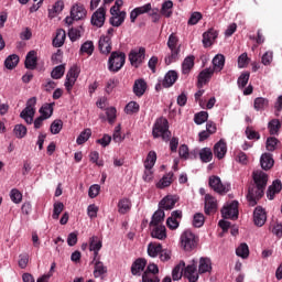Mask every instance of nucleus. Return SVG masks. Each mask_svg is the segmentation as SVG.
<instances>
[{
  "instance_id": "nucleus-1",
  "label": "nucleus",
  "mask_w": 282,
  "mask_h": 282,
  "mask_svg": "<svg viewBox=\"0 0 282 282\" xmlns=\"http://www.w3.org/2000/svg\"><path fill=\"white\" fill-rule=\"evenodd\" d=\"M253 183L248 187L247 200L249 206H257L259 199L265 195V187L268 186V174L263 171L257 170L252 173Z\"/></svg>"
},
{
  "instance_id": "nucleus-2",
  "label": "nucleus",
  "mask_w": 282,
  "mask_h": 282,
  "mask_svg": "<svg viewBox=\"0 0 282 282\" xmlns=\"http://www.w3.org/2000/svg\"><path fill=\"white\" fill-rule=\"evenodd\" d=\"M183 273L189 282H197L199 280V273H197V262L193 260V263L186 267V262L181 261L172 271L173 281H180Z\"/></svg>"
},
{
  "instance_id": "nucleus-3",
  "label": "nucleus",
  "mask_w": 282,
  "mask_h": 282,
  "mask_svg": "<svg viewBox=\"0 0 282 282\" xmlns=\"http://www.w3.org/2000/svg\"><path fill=\"white\" fill-rule=\"evenodd\" d=\"M153 138H162L163 142L171 141V131L169 130V120L160 118L152 128Z\"/></svg>"
},
{
  "instance_id": "nucleus-4",
  "label": "nucleus",
  "mask_w": 282,
  "mask_h": 282,
  "mask_svg": "<svg viewBox=\"0 0 282 282\" xmlns=\"http://www.w3.org/2000/svg\"><path fill=\"white\" fill-rule=\"evenodd\" d=\"M126 62H127V55L123 52H120V51L112 52L108 59L109 72H112V74H117V72H120L122 67H124Z\"/></svg>"
},
{
  "instance_id": "nucleus-5",
  "label": "nucleus",
  "mask_w": 282,
  "mask_h": 282,
  "mask_svg": "<svg viewBox=\"0 0 282 282\" xmlns=\"http://www.w3.org/2000/svg\"><path fill=\"white\" fill-rule=\"evenodd\" d=\"M177 43H180V39L172 33L167 40V47L171 51V54L165 56V65H171L172 63L180 61V47H177Z\"/></svg>"
},
{
  "instance_id": "nucleus-6",
  "label": "nucleus",
  "mask_w": 282,
  "mask_h": 282,
  "mask_svg": "<svg viewBox=\"0 0 282 282\" xmlns=\"http://www.w3.org/2000/svg\"><path fill=\"white\" fill-rule=\"evenodd\" d=\"M85 17H87V9H85V6H83L82 3H75L70 8V17L65 18V23L67 25H72L74 21H83Z\"/></svg>"
},
{
  "instance_id": "nucleus-7",
  "label": "nucleus",
  "mask_w": 282,
  "mask_h": 282,
  "mask_svg": "<svg viewBox=\"0 0 282 282\" xmlns=\"http://www.w3.org/2000/svg\"><path fill=\"white\" fill-rule=\"evenodd\" d=\"M198 238L191 230H185L181 236V246L186 252H191L197 248Z\"/></svg>"
},
{
  "instance_id": "nucleus-8",
  "label": "nucleus",
  "mask_w": 282,
  "mask_h": 282,
  "mask_svg": "<svg viewBox=\"0 0 282 282\" xmlns=\"http://www.w3.org/2000/svg\"><path fill=\"white\" fill-rule=\"evenodd\" d=\"M36 97H32L28 100L26 107L21 111L20 118L26 122V124H32L34 122V113H36Z\"/></svg>"
},
{
  "instance_id": "nucleus-9",
  "label": "nucleus",
  "mask_w": 282,
  "mask_h": 282,
  "mask_svg": "<svg viewBox=\"0 0 282 282\" xmlns=\"http://www.w3.org/2000/svg\"><path fill=\"white\" fill-rule=\"evenodd\" d=\"M128 56L132 67H140V65L144 63V58L147 56V48L141 46L139 48L131 50Z\"/></svg>"
},
{
  "instance_id": "nucleus-10",
  "label": "nucleus",
  "mask_w": 282,
  "mask_h": 282,
  "mask_svg": "<svg viewBox=\"0 0 282 282\" xmlns=\"http://www.w3.org/2000/svg\"><path fill=\"white\" fill-rule=\"evenodd\" d=\"M224 219H239V203L234 200L221 209Z\"/></svg>"
},
{
  "instance_id": "nucleus-11",
  "label": "nucleus",
  "mask_w": 282,
  "mask_h": 282,
  "mask_svg": "<svg viewBox=\"0 0 282 282\" xmlns=\"http://www.w3.org/2000/svg\"><path fill=\"white\" fill-rule=\"evenodd\" d=\"M80 75V69H78V66H73L67 75H66V82L64 84V86L66 87V90L72 91V89L74 88V85H76V80H78V76Z\"/></svg>"
},
{
  "instance_id": "nucleus-12",
  "label": "nucleus",
  "mask_w": 282,
  "mask_h": 282,
  "mask_svg": "<svg viewBox=\"0 0 282 282\" xmlns=\"http://www.w3.org/2000/svg\"><path fill=\"white\" fill-rule=\"evenodd\" d=\"M208 184L210 189L215 193H218V195H226V193H228V188L226 187V185H224V183H221V178L219 176H210Z\"/></svg>"
},
{
  "instance_id": "nucleus-13",
  "label": "nucleus",
  "mask_w": 282,
  "mask_h": 282,
  "mask_svg": "<svg viewBox=\"0 0 282 282\" xmlns=\"http://www.w3.org/2000/svg\"><path fill=\"white\" fill-rule=\"evenodd\" d=\"M265 221H268V214L265 209L261 206H257L253 210V224L258 228L265 226Z\"/></svg>"
},
{
  "instance_id": "nucleus-14",
  "label": "nucleus",
  "mask_w": 282,
  "mask_h": 282,
  "mask_svg": "<svg viewBox=\"0 0 282 282\" xmlns=\"http://www.w3.org/2000/svg\"><path fill=\"white\" fill-rule=\"evenodd\" d=\"M191 155H193L194 160L197 159L198 155L200 162H204L205 164H208V162L213 161V150L210 148L194 150L191 152Z\"/></svg>"
},
{
  "instance_id": "nucleus-15",
  "label": "nucleus",
  "mask_w": 282,
  "mask_h": 282,
  "mask_svg": "<svg viewBox=\"0 0 282 282\" xmlns=\"http://www.w3.org/2000/svg\"><path fill=\"white\" fill-rule=\"evenodd\" d=\"M107 14V10L104 7H100L95 13L91 15V25L96 28H102L105 25V17Z\"/></svg>"
},
{
  "instance_id": "nucleus-16",
  "label": "nucleus",
  "mask_w": 282,
  "mask_h": 282,
  "mask_svg": "<svg viewBox=\"0 0 282 282\" xmlns=\"http://www.w3.org/2000/svg\"><path fill=\"white\" fill-rule=\"evenodd\" d=\"M182 219V210L172 212L171 217L166 220V226L170 230H177L180 228V220Z\"/></svg>"
},
{
  "instance_id": "nucleus-17",
  "label": "nucleus",
  "mask_w": 282,
  "mask_h": 282,
  "mask_svg": "<svg viewBox=\"0 0 282 282\" xmlns=\"http://www.w3.org/2000/svg\"><path fill=\"white\" fill-rule=\"evenodd\" d=\"M217 213V198L210 194L205 195V214L215 215Z\"/></svg>"
},
{
  "instance_id": "nucleus-18",
  "label": "nucleus",
  "mask_w": 282,
  "mask_h": 282,
  "mask_svg": "<svg viewBox=\"0 0 282 282\" xmlns=\"http://www.w3.org/2000/svg\"><path fill=\"white\" fill-rule=\"evenodd\" d=\"M213 74H215V69L213 68H205L198 74V82L197 87L202 89L210 78H213Z\"/></svg>"
},
{
  "instance_id": "nucleus-19",
  "label": "nucleus",
  "mask_w": 282,
  "mask_h": 282,
  "mask_svg": "<svg viewBox=\"0 0 282 282\" xmlns=\"http://www.w3.org/2000/svg\"><path fill=\"white\" fill-rule=\"evenodd\" d=\"M226 153H228V147L226 145V141H224V139H220L214 145V155L218 158V160H224V158H226Z\"/></svg>"
},
{
  "instance_id": "nucleus-20",
  "label": "nucleus",
  "mask_w": 282,
  "mask_h": 282,
  "mask_svg": "<svg viewBox=\"0 0 282 282\" xmlns=\"http://www.w3.org/2000/svg\"><path fill=\"white\" fill-rule=\"evenodd\" d=\"M144 268H147V259L139 258L131 265V274L133 276H140L144 272Z\"/></svg>"
},
{
  "instance_id": "nucleus-21",
  "label": "nucleus",
  "mask_w": 282,
  "mask_h": 282,
  "mask_svg": "<svg viewBox=\"0 0 282 282\" xmlns=\"http://www.w3.org/2000/svg\"><path fill=\"white\" fill-rule=\"evenodd\" d=\"M175 204H177V197L167 195L160 202L159 206L163 210H173V208H175Z\"/></svg>"
},
{
  "instance_id": "nucleus-22",
  "label": "nucleus",
  "mask_w": 282,
  "mask_h": 282,
  "mask_svg": "<svg viewBox=\"0 0 282 282\" xmlns=\"http://www.w3.org/2000/svg\"><path fill=\"white\" fill-rule=\"evenodd\" d=\"M98 47L101 54H111V36H101L99 39Z\"/></svg>"
},
{
  "instance_id": "nucleus-23",
  "label": "nucleus",
  "mask_w": 282,
  "mask_h": 282,
  "mask_svg": "<svg viewBox=\"0 0 282 282\" xmlns=\"http://www.w3.org/2000/svg\"><path fill=\"white\" fill-rule=\"evenodd\" d=\"M219 36V32L215 29H209L207 32L203 34V45L204 47H210L213 45V41Z\"/></svg>"
},
{
  "instance_id": "nucleus-24",
  "label": "nucleus",
  "mask_w": 282,
  "mask_h": 282,
  "mask_svg": "<svg viewBox=\"0 0 282 282\" xmlns=\"http://www.w3.org/2000/svg\"><path fill=\"white\" fill-rule=\"evenodd\" d=\"M282 183L280 180L273 181L272 185L269 186L267 191V197L268 199L272 200L274 199L275 195H279L281 193Z\"/></svg>"
},
{
  "instance_id": "nucleus-25",
  "label": "nucleus",
  "mask_w": 282,
  "mask_h": 282,
  "mask_svg": "<svg viewBox=\"0 0 282 282\" xmlns=\"http://www.w3.org/2000/svg\"><path fill=\"white\" fill-rule=\"evenodd\" d=\"M24 65L26 69H36V65H39V57H36V51H30L26 54Z\"/></svg>"
},
{
  "instance_id": "nucleus-26",
  "label": "nucleus",
  "mask_w": 282,
  "mask_h": 282,
  "mask_svg": "<svg viewBox=\"0 0 282 282\" xmlns=\"http://www.w3.org/2000/svg\"><path fill=\"white\" fill-rule=\"evenodd\" d=\"M152 230H151V237L153 239H159L161 241H163V239H166V227L164 225H156V226H152Z\"/></svg>"
},
{
  "instance_id": "nucleus-27",
  "label": "nucleus",
  "mask_w": 282,
  "mask_h": 282,
  "mask_svg": "<svg viewBox=\"0 0 282 282\" xmlns=\"http://www.w3.org/2000/svg\"><path fill=\"white\" fill-rule=\"evenodd\" d=\"M147 93V82L142 78L137 79L133 85V94L138 98H142V95Z\"/></svg>"
},
{
  "instance_id": "nucleus-28",
  "label": "nucleus",
  "mask_w": 282,
  "mask_h": 282,
  "mask_svg": "<svg viewBox=\"0 0 282 282\" xmlns=\"http://www.w3.org/2000/svg\"><path fill=\"white\" fill-rule=\"evenodd\" d=\"M177 78H178L177 72L170 70L165 74L162 86L165 88L173 87V85H175V83H177Z\"/></svg>"
},
{
  "instance_id": "nucleus-29",
  "label": "nucleus",
  "mask_w": 282,
  "mask_h": 282,
  "mask_svg": "<svg viewBox=\"0 0 282 282\" xmlns=\"http://www.w3.org/2000/svg\"><path fill=\"white\" fill-rule=\"evenodd\" d=\"M260 164L263 171H270L272 166H274V159H272V154L264 153L261 155Z\"/></svg>"
},
{
  "instance_id": "nucleus-30",
  "label": "nucleus",
  "mask_w": 282,
  "mask_h": 282,
  "mask_svg": "<svg viewBox=\"0 0 282 282\" xmlns=\"http://www.w3.org/2000/svg\"><path fill=\"white\" fill-rule=\"evenodd\" d=\"M160 252H162V243H160V242H150L148 245V254L152 259H155V257H160Z\"/></svg>"
},
{
  "instance_id": "nucleus-31",
  "label": "nucleus",
  "mask_w": 282,
  "mask_h": 282,
  "mask_svg": "<svg viewBox=\"0 0 282 282\" xmlns=\"http://www.w3.org/2000/svg\"><path fill=\"white\" fill-rule=\"evenodd\" d=\"M124 19H127V11H120L119 14L110 18L109 23L112 28H120L124 23Z\"/></svg>"
},
{
  "instance_id": "nucleus-32",
  "label": "nucleus",
  "mask_w": 282,
  "mask_h": 282,
  "mask_svg": "<svg viewBox=\"0 0 282 282\" xmlns=\"http://www.w3.org/2000/svg\"><path fill=\"white\" fill-rule=\"evenodd\" d=\"M213 270V262H210L209 258H200L198 265V273L206 274V272H210Z\"/></svg>"
},
{
  "instance_id": "nucleus-33",
  "label": "nucleus",
  "mask_w": 282,
  "mask_h": 282,
  "mask_svg": "<svg viewBox=\"0 0 282 282\" xmlns=\"http://www.w3.org/2000/svg\"><path fill=\"white\" fill-rule=\"evenodd\" d=\"M65 39H67V34L65 30L59 29L56 32V36L53 39V46L54 47H63L65 45Z\"/></svg>"
},
{
  "instance_id": "nucleus-34",
  "label": "nucleus",
  "mask_w": 282,
  "mask_h": 282,
  "mask_svg": "<svg viewBox=\"0 0 282 282\" xmlns=\"http://www.w3.org/2000/svg\"><path fill=\"white\" fill-rule=\"evenodd\" d=\"M195 67V56H187L182 63V74H191V69Z\"/></svg>"
},
{
  "instance_id": "nucleus-35",
  "label": "nucleus",
  "mask_w": 282,
  "mask_h": 282,
  "mask_svg": "<svg viewBox=\"0 0 282 282\" xmlns=\"http://www.w3.org/2000/svg\"><path fill=\"white\" fill-rule=\"evenodd\" d=\"M213 65H214V72H221L224 69V66L226 65V57L223 54H217L213 58Z\"/></svg>"
},
{
  "instance_id": "nucleus-36",
  "label": "nucleus",
  "mask_w": 282,
  "mask_h": 282,
  "mask_svg": "<svg viewBox=\"0 0 282 282\" xmlns=\"http://www.w3.org/2000/svg\"><path fill=\"white\" fill-rule=\"evenodd\" d=\"M173 172H170L165 174L158 183L156 188H167V186H171L173 184Z\"/></svg>"
},
{
  "instance_id": "nucleus-37",
  "label": "nucleus",
  "mask_w": 282,
  "mask_h": 282,
  "mask_svg": "<svg viewBox=\"0 0 282 282\" xmlns=\"http://www.w3.org/2000/svg\"><path fill=\"white\" fill-rule=\"evenodd\" d=\"M131 210V200L129 198H121L118 202V213L120 215H127Z\"/></svg>"
},
{
  "instance_id": "nucleus-38",
  "label": "nucleus",
  "mask_w": 282,
  "mask_h": 282,
  "mask_svg": "<svg viewBox=\"0 0 282 282\" xmlns=\"http://www.w3.org/2000/svg\"><path fill=\"white\" fill-rule=\"evenodd\" d=\"M164 217H166V215L164 214V209L163 208L158 209L152 216L150 226H160V224L164 221Z\"/></svg>"
},
{
  "instance_id": "nucleus-39",
  "label": "nucleus",
  "mask_w": 282,
  "mask_h": 282,
  "mask_svg": "<svg viewBox=\"0 0 282 282\" xmlns=\"http://www.w3.org/2000/svg\"><path fill=\"white\" fill-rule=\"evenodd\" d=\"M160 12L162 17H165V19H171V17H173V1L171 0L165 1L162 4Z\"/></svg>"
},
{
  "instance_id": "nucleus-40",
  "label": "nucleus",
  "mask_w": 282,
  "mask_h": 282,
  "mask_svg": "<svg viewBox=\"0 0 282 282\" xmlns=\"http://www.w3.org/2000/svg\"><path fill=\"white\" fill-rule=\"evenodd\" d=\"M93 274L95 279H99V276H102V274H107V267H105V263H102V261L97 260L95 262Z\"/></svg>"
},
{
  "instance_id": "nucleus-41",
  "label": "nucleus",
  "mask_w": 282,
  "mask_h": 282,
  "mask_svg": "<svg viewBox=\"0 0 282 282\" xmlns=\"http://www.w3.org/2000/svg\"><path fill=\"white\" fill-rule=\"evenodd\" d=\"M156 161H158V154L155 153V151H150L144 162V169H147V171H151V169L155 166Z\"/></svg>"
},
{
  "instance_id": "nucleus-42",
  "label": "nucleus",
  "mask_w": 282,
  "mask_h": 282,
  "mask_svg": "<svg viewBox=\"0 0 282 282\" xmlns=\"http://www.w3.org/2000/svg\"><path fill=\"white\" fill-rule=\"evenodd\" d=\"M40 113L42 118H46V119L52 118V115L54 113V104H44L40 108Z\"/></svg>"
},
{
  "instance_id": "nucleus-43",
  "label": "nucleus",
  "mask_w": 282,
  "mask_h": 282,
  "mask_svg": "<svg viewBox=\"0 0 282 282\" xmlns=\"http://www.w3.org/2000/svg\"><path fill=\"white\" fill-rule=\"evenodd\" d=\"M65 9V2L63 0H58L54 3L53 9L48 10V17L54 19L56 14H61V11Z\"/></svg>"
},
{
  "instance_id": "nucleus-44",
  "label": "nucleus",
  "mask_w": 282,
  "mask_h": 282,
  "mask_svg": "<svg viewBox=\"0 0 282 282\" xmlns=\"http://www.w3.org/2000/svg\"><path fill=\"white\" fill-rule=\"evenodd\" d=\"M268 105H270V101L263 97H257L253 101L256 111H263Z\"/></svg>"
},
{
  "instance_id": "nucleus-45",
  "label": "nucleus",
  "mask_w": 282,
  "mask_h": 282,
  "mask_svg": "<svg viewBox=\"0 0 282 282\" xmlns=\"http://www.w3.org/2000/svg\"><path fill=\"white\" fill-rule=\"evenodd\" d=\"M102 249V240L98 236H93L89 240L90 252L96 250L100 251Z\"/></svg>"
},
{
  "instance_id": "nucleus-46",
  "label": "nucleus",
  "mask_w": 282,
  "mask_h": 282,
  "mask_svg": "<svg viewBox=\"0 0 282 282\" xmlns=\"http://www.w3.org/2000/svg\"><path fill=\"white\" fill-rule=\"evenodd\" d=\"M17 65H19V55L17 54L9 55L4 61L7 69H14Z\"/></svg>"
},
{
  "instance_id": "nucleus-47",
  "label": "nucleus",
  "mask_w": 282,
  "mask_h": 282,
  "mask_svg": "<svg viewBox=\"0 0 282 282\" xmlns=\"http://www.w3.org/2000/svg\"><path fill=\"white\" fill-rule=\"evenodd\" d=\"M13 133L15 135V138H18L19 140L25 138V135H28V128L23 124H15L14 129H13Z\"/></svg>"
},
{
  "instance_id": "nucleus-48",
  "label": "nucleus",
  "mask_w": 282,
  "mask_h": 282,
  "mask_svg": "<svg viewBox=\"0 0 282 282\" xmlns=\"http://www.w3.org/2000/svg\"><path fill=\"white\" fill-rule=\"evenodd\" d=\"M236 254H237V257H241V259H248V257H250V249L248 248V245L241 243L236 249Z\"/></svg>"
},
{
  "instance_id": "nucleus-49",
  "label": "nucleus",
  "mask_w": 282,
  "mask_h": 282,
  "mask_svg": "<svg viewBox=\"0 0 282 282\" xmlns=\"http://www.w3.org/2000/svg\"><path fill=\"white\" fill-rule=\"evenodd\" d=\"M268 129L271 135H276L279 129H281V121H279V119L271 120L268 124Z\"/></svg>"
},
{
  "instance_id": "nucleus-50",
  "label": "nucleus",
  "mask_w": 282,
  "mask_h": 282,
  "mask_svg": "<svg viewBox=\"0 0 282 282\" xmlns=\"http://www.w3.org/2000/svg\"><path fill=\"white\" fill-rule=\"evenodd\" d=\"M89 138H91V129L87 128L80 132V134L77 137L76 142L77 144H85V142H87Z\"/></svg>"
},
{
  "instance_id": "nucleus-51",
  "label": "nucleus",
  "mask_w": 282,
  "mask_h": 282,
  "mask_svg": "<svg viewBox=\"0 0 282 282\" xmlns=\"http://www.w3.org/2000/svg\"><path fill=\"white\" fill-rule=\"evenodd\" d=\"M83 34V26L79 28H73L68 31V36L70 41L74 43V41H78Z\"/></svg>"
},
{
  "instance_id": "nucleus-52",
  "label": "nucleus",
  "mask_w": 282,
  "mask_h": 282,
  "mask_svg": "<svg viewBox=\"0 0 282 282\" xmlns=\"http://www.w3.org/2000/svg\"><path fill=\"white\" fill-rule=\"evenodd\" d=\"M94 42L91 41H86L82 46H80V52L82 54H88V56H91L94 54Z\"/></svg>"
},
{
  "instance_id": "nucleus-53",
  "label": "nucleus",
  "mask_w": 282,
  "mask_h": 282,
  "mask_svg": "<svg viewBox=\"0 0 282 282\" xmlns=\"http://www.w3.org/2000/svg\"><path fill=\"white\" fill-rule=\"evenodd\" d=\"M205 221H206V217H204V214L196 213L193 218V226L194 228H202Z\"/></svg>"
},
{
  "instance_id": "nucleus-54",
  "label": "nucleus",
  "mask_w": 282,
  "mask_h": 282,
  "mask_svg": "<svg viewBox=\"0 0 282 282\" xmlns=\"http://www.w3.org/2000/svg\"><path fill=\"white\" fill-rule=\"evenodd\" d=\"M65 74V66L64 65H59L56 66L52 73H51V77L54 78L55 80H58L59 78H63Z\"/></svg>"
},
{
  "instance_id": "nucleus-55",
  "label": "nucleus",
  "mask_w": 282,
  "mask_h": 282,
  "mask_svg": "<svg viewBox=\"0 0 282 282\" xmlns=\"http://www.w3.org/2000/svg\"><path fill=\"white\" fill-rule=\"evenodd\" d=\"M62 130H63V120L61 119L54 120L51 124V133H53V135H57V133H61Z\"/></svg>"
},
{
  "instance_id": "nucleus-56",
  "label": "nucleus",
  "mask_w": 282,
  "mask_h": 282,
  "mask_svg": "<svg viewBox=\"0 0 282 282\" xmlns=\"http://www.w3.org/2000/svg\"><path fill=\"white\" fill-rule=\"evenodd\" d=\"M208 121V113L206 111L197 112L194 116V122L195 124H204V122Z\"/></svg>"
},
{
  "instance_id": "nucleus-57",
  "label": "nucleus",
  "mask_w": 282,
  "mask_h": 282,
  "mask_svg": "<svg viewBox=\"0 0 282 282\" xmlns=\"http://www.w3.org/2000/svg\"><path fill=\"white\" fill-rule=\"evenodd\" d=\"M126 113L128 115H133V113H138V111H140V105L135 101H130L126 108H124Z\"/></svg>"
},
{
  "instance_id": "nucleus-58",
  "label": "nucleus",
  "mask_w": 282,
  "mask_h": 282,
  "mask_svg": "<svg viewBox=\"0 0 282 282\" xmlns=\"http://www.w3.org/2000/svg\"><path fill=\"white\" fill-rule=\"evenodd\" d=\"M10 198L13 204H21V202L23 200V194H21L19 189L13 188L10 192Z\"/></svg>"
},
{
  "instance_id": "nucleus-59",
  "label": "nucleus",
  "mask_w": 282,
  "mask_h": 282,
  "mask_svg": "<svg viewBox=\"0 0 282 282\" xmlns=\"http://www.w3.org/2000/svg\"><path fill=\"white\" fill-rule=\"evenodd\" d=\"M148 14L151 18L152 23H160V20L162 19V14H160V9H158V8L153 9L151 7V10H150V12H148Z\"/></svg>"
},
{
  "instance_id": "nucleus-60",
  "label": "nucleus",
  "mask_w": 282,
  "mask_h": 282,
  "mask_svg": "<svg viewBox=\"0 0 282 282\" xmlns=\"http://www.w3.org/2000/svg\"><path fill=\"white\" fill-rule=\"evenodd\" d=\"M250 80V73L245 72L238 77V87L243 89L246 85H248V82Z\"/></svg>"
},
{
  "instance_id": "nucleus-61",
  "label": "nucleus",
  "mask_w": 282,
  "mask_h": 282,
  "mask_svg": "<svg viewBox=\"0 0 282 282\" xmlns=\"http://www.w3.org/2000/svg\"><path fill=\"white\" fill-rule=\"evenodd\" d=\"M64 208H65V205H63V203H55L53 208V215H52L53 219H58Z\"/></svg>"
},
{
  "instance_id": "nucleus-62",
  "label": "nucleus",
  "mask_w": 282,
  "mask_h": 282,
  "mask_svg": "<svg viewBox=\"0 0 282 282\" xmlns=\"http://www.w3.org/2000/svg\"><path fill=\"white\" fill-rule=\"evenodd\" d=\"M203 15L200 12H193L187 21L189 25H197L202 21Z\"/></svg>"
},
{
  "instance_id": "nucleus-63",
  "label": "nucleus",
  "mask_w": 282,
  "mask_h": 282,
  "mask_svg": "<svg viewBox=\"0 0 282 282\" xmlns=\"http://www.w3.org/2000/svg\"><path fill=\"white\" fill-rule=\"evenodd\" d=\"M276 144H279V139L269 137L267 139V151H275Z\"/></svg>"
},
{
  "instance_id": "nucleus-64",
  "label": "nucleus",
  "mask_w": 282,
  "mask_h": 282,
  "mask_svg": "<svg viewBox=\"0 0 282 282\" xmlns=\"http://www.w3.org/2000/svg\"><path fill=\"white\" fill-rule=\"evenodd\" d=\"M142 282H160V278L154 273H143Z\"/></svg>"
}]
</instances>
